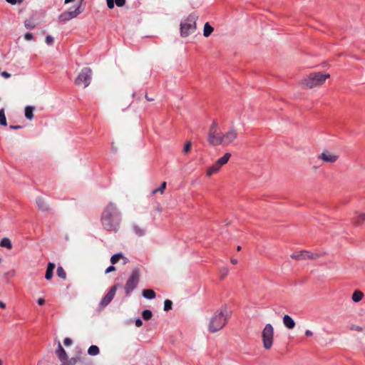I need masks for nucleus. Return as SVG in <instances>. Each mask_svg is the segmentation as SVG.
<instances>
[{"mask_svg": "<svg viewBox=\"0 0 365 365\" xmlns=\"http://www.w3.org/2000/svg\"><path fill=\"white\" fill-rule=\"evenodd\" d=\"M76 362L77 359L71 358L70 359L65 361L63 363H65L66 365H74Z\"/></svg>", "mask_w": 365, "mask_h": 365, "instance_id": "40", "label": "nucleus"}, {"mask_svg": "<svg viewBox=\"0 0 365 365\" xmlns=\"http://www.w3.org/2000/svg\"><path fill=\"white\" fill-rule=\"evenodd\" d=\"M222 136L218 130V125L216 121H213L208 132L207 140L212 145L216 146L222 144Z\"/></svg>", "mask_w": 365, "mask_h": 365, "instance_id": "6", "label": "nucleus"}, {"mask_svg": "<svg viewBox=\"0 0 365 365\" xmlns=\"http://www.w3.org/2000/svg\"><path fill=\"white\" fill-rule=\"evenodd\" d=\"M231 263L233 264H237V260L236 259H231Z\"/></svg>", "mask_w": 365, "mask_h": 365, "instance_id": "52", "label": "nucleus"}, {"mask_svg": "<svg viewBox=\"0 0 365 365\" xmlns=\"http://www.w3.org/2000/svg\"><path fill=\"white\" fill-rule=\"evenodd\" d=\"M237 137V131L235 128H232L227 132L222 134V140L223 145H229L232 143Z\"/></svg>", "mask_w": 365, "mask_h": 365, "instance_id": "10", "label": "nucleus"}, {"mask_svg": "<svg viewBox=\"0 0 365 365\" xmlns=\"http://www.w3.org/2000/svg\"><path fill=\"white\" fill-rule=\"evenodd\" d=\"M19 3H21L22 1V0H19Z\"/></svg>", "mask_w": 365, "mask_h": 365, "instance_id": "55", "label": "nucleus"}, {"mask_svg": "<svg viewBox=\"0 0 365 365\" xmlns=\"http://www.w3.org/2000/svg\"><path fill=\"white\" fill-rule=\"evenodd\" d=\"M123 258V256L121 253H118L113 255L110 258V262L113 264H116L120 259Z\"/></svg>", "mask_w": 365, "mask_h": 365, "instance_id": "33", "label": "nucleus"}, {"mask_svg": "<svg viewBox=\"0 0 365 365\" xmlns=\"http://www.w3.org/2000/svg\"><path fill=\"white\" fill-rule=\"evenodd\" d=\"M191 146H192L191 142L190 141L187 142L184 146L183 153L185 154H187L190 151Z\"/></svg>", "mask_w": 365, "mask_h": 365, "instance_id": "38", "label": "nucleus"}, {"mask_svg": "<svg viewBox=\"0 0 365 365\" xmlns=\"http://www.w3.org/2000/svg\"><path fill=\"white\" fill-rule=\"evenodd\" d=\"M101 220L106 230L116 232L119 230L121 216L113 203L110 202L105 207Z\"/></svg>", "mask_w": 365, "mask_h": 365, "instance_id": "1", "label": "nucleus"}, {"mask_svg": "<svg viewBox=\"0 0 365 365\" xmlns=\"http://www.w3.org/2000/svg\"><path fill=\"white\" fill-rule=\"evenodd\" d=\"M34 107L29 106H26L25 108V117L29 120H31L34 117Z\"/></svg>", "mask_w": 365, "mask_h": 365, "instance_id": "25", "label": "nucleus"}, {"mask_svg": "<svg viewBox=\"0 0 365 365\" xmlns=\"http://www.w3.org/2000/svg\"><path fill=\"white\" fill-rule=\"evenodd\" d=\"M118 287H119V284L113 285L110 289L109 292L106 294V295L103 298V299L101 300V302L100 303V305L102 308L106 307L112 301Z\"/></svg>", "mask_w": 365, "mask_h": 365, "instance_id": "11", "label": "nucleus"}, {"mask_svg": "<svg viewBox=\"0 0 365 365\" xmlns=\"http://www.w3.org/2000/svg\"><path fill=\"white\" fill-rule=\"evenodd\" d=\"M283 324L288 329H293L295 327V322L294 319L287 314H285L282 319Z\"/></svg>", "mask_w": 365, "mask_h": 365, "instance_id": "15", "label": "nucleus"}, {"mask_svg": "<svg viewBox=\"0 0 365 365\" xmlns=\"http://www.w3.org/2000/svg\"><path fill=\"white\" fill-rule=\"evenodd\" d=\"M58 18H59V20H60L61 21H63V22H65V21H69V20H71V19H73V17H71V16L70 13H68V11H64V12H63L62 14H61L59 15V17H58Z\"/></svg>", "mask_w": 365, "mask_h": 365, "instance_id": "28", "label": "nucleus"}, {"mask_svg": "<svg viewBox=\"0 0 365 365\" xmlns=\"http://www.w3.org/2000/svg\"><path fill=\"white\" fill-rule=\"evenodd\" d=\"M8 3L15 5L17 3V0H6Z\"/></svg>", "mask_w": 365, "mask_h": 365, "instance_id": "49", "label": "nucleus"}, {"mask_svg": "<svg viewBox=\"0 0 365 365\" xmlns=\"http://www.w3.org/2000/svg\"><path fill=\"white\" fill-rule=\"evenodd\" d=\"M0 124L2 125H6V118L4 109H0Z\"/></svg>", "mask_w": 365, "mask_h": 365, "instance_id": "35", "label": "nucleus"}, {"mask_svg": "<svg viewBox=\"0 0 365 365\" xmlns=\"http://www.w3.org/2000/svg\"><path fill=\"white\" fill-rule=\"evenodd\" d=\"M219 273L220 279H224L227 276L229 273V269L227 267H222L220 269Z\"/></svg>", "mask_w": 365, "mask_h": 365, "instance_id": "32", "label": "nucleus"}, {"mask_svg": "<svg viewBox=\"0 0 365 365\" xmlns=\"http://www.w3.org/2000/svg\"><path fill=\"white\" fill-rule=\"evenodd\" d=\"M24 38H25L26 40L30 41V40H32L34 38V36L31 33H26L24 35Z\"/></svg>", "mask_w": 365, "mask_h": 365, "instance_id": "42", "label": "nucleus"}, {"mask_svg": "<svg viewBox=\"0 0 365 365\" xmlns=\"http://www.w3.org/2000/svg\"><path fill=\"white\" fill-rule=\"evenodd\" d=\"M363 297L364 294L362 292L356 290L352 294L351 299L354 302H359L363 299Z\"/></svg>", "mask_w": 365, "mask_h": 365, "instance_id": "23", "label": "nucleus"}, {"mask_svg": "<svg viewBox=\"0 0 365 365\" xmlns=\"http://www.w3.org/2000/svg\"><path fill=\"white\" fill-rule=\"evenodd\" d=\"M173 302L170 299H165L164 302V310L169 311L172 309Z\"/></svg>", "mask_w": 365, "mask_h": 365, "instance_id": "37", "label": "nucleus"}, {"mask_svg": "<svg viewBox=\"0 0 365 365\" xmlns=\"http://www.w3.org/2000/svg\"><path fill=\"white\" fill-rule=\"evenodd\" d=\"M83 11V9L82 7L81 3L75 9L70 8L67 11L68 13H70L71 17L76 18L79 14H81Z\"/></svg>", "mask_w": 365, "mask_h": 365, "instance_id": "16", "label": "nucleus"}, {"mask_svg": "<svg viewBox=\"0 0 365 365\" xmlns=\"http://www.w3.org/2000/svg\"><path fill=\"white\" fill-rule=\"evenodd\" d=\"M21 128H22V126H21V125H10L11 129H20Z\"/></svg>", "mask_w": 365, "mask_h": 365, "instance_id": "50", "label": "nucleus"}, {"mask_svg": "<svg viewBox=\"0 0 365 365\" xmlns=\"http://www.w3.org/2000/svg\"><path fill=\"white\" fill-rule=\"evenodd\" d=\"M196 31V16L190 15L180 24V34L182 37H187Z\"/></svg>", "mask_w": 365, "mask_h": 365, "instance_id": "4", "label": "nucleus"}, {"mask_svg": "<svg viewBox=\"0 0 365 365\" xmlns=\"http://www.w3.org/2000/svg\"><path fill=\"white\" fill-rule=\"evenodd\" d=\"M364 222H365V212L359 214L358 217L353 219L355 225H359Z\"/></svg>", "mask_w": 365, "mask_h": 365, "instance_id": "27", "label": "nucleus"}, {"mask_svg": "<svg viewBox=\"0 0 365 365\" xmlns=\"http://www.w3.org/2000/svg\"><path fill=\"white\" fill-rule=\"evenodd\" d=\"M24 26L27 29H34L36 27L37 24L33 18H29L24 21Z\"/></svg>", "mask_w": 365, "mask_h": 365, "instance_id": "22", "label": "nucleus"}, {"mask_svg": "<svg viewBox=\"0 0 365 365\" xmlns=\"http://www.w3.org/2000/svg\"><path fill=\"white\" fill-rule=\"evenodd\" d=\"M142 317L145 320H150L153 317V313L149 309H145L142 312Z\"/></svg>", "mask_w": 365, "mask_h": 365, "instance_id": "34", "label": "nucleus"}, {"mask_svg": "<svg viewBox=\"0 0 365 365\" xmlns=\"http://www.w3.org/2000/svg\"><path fill=\"white\" fill-rule=\"evenodd\" d=\"M56 354L57 355L61 361L64 362L65 361L67 360V354L64 349L63 348V346H61L60 341L58 342V348L56 350Z\"/></svg>", "mask_w": 365, "mask_h": 365, "instance_id": "13", "label": "nucleus"}, {"mask_svg": "<svg viewBox=\"0 0 365 365\" xmlns=\"http://www.w3.org/2000/svg\"><path fill=\"white\" fill-rule=\"evenodd\" d=\"M115 270V267L114 266H110L106 269V274L110 273Z\"/></svg>", "mask_w": 365, "mask_h": 365, "instance_id": "43", "label": "nucleus"}, {"mask_svg": "<svg viewBox=\"0 0 365 365\" xmlns=\"http://www.w3.org/2000/svg\"><path fill=\"white\" fill-rule=\"evenodd\" d=\"M38 302V304L39 305H41H41H43V304H45V300H44L43 299H42V298H39V299H38V302Z\"/></svg>", "mask_w": 365, "mask_h": 365, "instance_id": "48", "label": "nucleus"}, {"mask_svg": "<svg viewBox=\"0 0 365 365\" xmlns=\"http://www.w3.org/2000/svg\"><path fill=\"white\" fill-rule=\"evenodd\" d=\"M135 326L140 327L143 325V322L140 319H137L135 322Z\"/></svg>", "mask_w": 365, "mask_h": 365, "instance_id": "44", "label": "nucleus"}, {"mask_svg": "<svg viewBox=\"0 0 365 365\" xmlns=\"http://www.w3.org/2000/svg\"><path fill=\"white\" fill-rule=\"evenodd\" d=\"M263 346L265 349H270L274 340V328L272 324H267L262 332Z\"/></svg>", "mask_w": 365, "mask_h": 365, "instance_id": "7", "label": "nucleus"}, {"mask_svg": "<svg viewBox=\"0 0 365 365\" xmlns=\"http://www.w3.org/2000/svg\"><path fill=\"white\" fill-rule=\"evenodd\" d=\"M62 365H66V364L65 363H63V364H62Z\"/></svg>", "mask_w": 365, "mask_h": 365, "instance_id": "56", "label": "nucleus"}, {"mask_svg": "<svg viewBox=\"0 0 365 365\" xmlns=\"http://www.w3.org/2000/svg\"><path fill=\"white\" fill-rule=\"evenodd\" d=\"M166 185H167V183L166 182H163L161 183V185L160 186V187L157 188V189H155L153 190L152 192H151V194L152 195H155L157 192H160L161 194H163L164 192V190H165L166 188Z\"/></svg>", "mask_w": 365, "mask_h": 365, "instance_id": "31", "label": "nucleus"}, {"mask_svg": "<svg viewBox=\"0 0 365 365\" xmlns=\"http://www.w3.org/2000/svg\"><path fill=\"white\" fill-rule=\"evenodd\" d=\"M237 251H240V250H241V246H240V245H239V246H237Z\"/></svg>", "mask_w": 365, "mask_h": 365, "instance_id": "54", "label": "nucleus"}, {"mask_svg": "<svg viewBox=\"0 0 365 365\" xmlns=\"http://www.w3.org/2000/svg\"><path fill=\"white\" fill-rule=\"evenodd\" d=\"M329 77L330 76L328 73H322L320 72L312 73L302 81L301 85L304 88L321 86Z\"/></svg>", "mask_w": 365, "mask_h": 365, "instance_id": "3", "label": "nucleus"}, {"mask_svg": "<svg viewBox=\"0 0 365 365\" xmlns=\"http://www.w3.org/2000/svg\"><path fill=\"white\" fill-rule=\"evenodd\" d=\"M145 98L148 101H153L154 99L150 98V97H148L147 95H145Z\"/></svg>", "mask_w": 365, "mask_h": 365, "instance_id": "53", "label": "nucleus"}, {"mask_svg": "<svg viewBox=\"0 0 365 365\" xmlns=\"http://www.w3.org/2000/svg\"><path fill=\"white\" fill-rule=\"evenodd\" d=\"M131 230L136 236L140 237L144 236L145 234V229L137 223L132 224Z\"/></svg>", "mask_w": 365, "mask_h": 365, "instance_id": "14", "label": "nucleus"}, {"mask_svg": "<svg viewBox=\"0 0 365 365\" xmlns=\"http://www.w3.org/2000/svg\"><path fill=\"white\" fill-rule=\"evenodd\" d=\"M0 246L6 247L9 250H11L12 248L11 242L9 238L2 239L0 242Z\"/></svg>", "mask_w": 365, "mask_h": 365, "instance_id": "29", "label": "nucleus"}, {"mask_svg": "<svg viewBox=\"0 0 365 365\" xmlns=\"http://www.w3.org/2000/svg\"><path fill=\"white\" fill-rule=\"evenodd\" d=\"M63 344L65 346H70L72 344V340L70 338L66 337L63 340Z\"/></svg>", "mask_w": 365, "mask_h": 365, "instance_id": "41", "label": "nucleus"}, {"mask_svg": "<svg viewBox=\"0 0 365 365\" xmlns=\"http://www.w3.org/2000/svg\"><path fill=\"white\" fill-rule=\"evenodd\" d=\"M54 268H55V264L53 263L49 262L48 264L46 272V275H45V278L47 280H50L52 278Z\"/></svg>", "mask_w": 365, "mask_h": 365, "instance_id": "20", "label": "nucleus"}, {"mask_svg": "<svg viewBox=\"0 0 365 365\" xmlns=\"http://www.w3.org/2000/svg\"><path fill=\"white\" fill-rule=\"evenodd\" d=\"M36 205L41 211L46 212L48 210V207L43 197H39L36 199Z\"/></svg>", "mask_w": 365, "mask_h": 365, "instance_id": "18", "label": "nucleus"}, {"mask_svg": "<svg viewBox=\"0 0 365 365\" xmlns=\"http://www.w3.org/2000/svg\"><path fill=\"white\" fill-rule=\"evenodd\" d=\"M230 318V314L226 306L221 307L210 318L208 329L215 333L222 329L227 324Z\"/></svg>", "mask_w": 365, "mask_h": 365, "instance_id": "2", "label": "nucleus"}, {"mask_svg": "<svg viewBox=\"0 0 365 365\" xmlns=\"http://www.w3.org/2000/svg\"><path fill=\"white\" fill-rule=\"evenodd\" d=\"M305 335L307 336H313V332L311 330L307 329L305 331Z\"/></svg>", "mask_w": 365, "mask_h": 365, "instance_id": "47", "label": "nucleus"}, {"mask_svg": "<svg viewBox=\"0 0 365 365\" xmlns=\"http://www.w3.org/2000/svg\"><path fill=\"white\" fill-rule=\"evenodd\" d=\"M140 269L138 267L133 269L124 287L125 292L127 294H129L137 287L140 281Z\"/></svg>", "mask_w": 365, "mask_h": 365, "instance_id": "5", "label": "nucleus"}, {"mask_svg": "<svg viewBox=\"0 0 365 365\" xmlns=\"http://www.w3.org/2000/svg\"><path fill=\"white\" fill-rule=\"evenodd\" d=\"M92 78V70L90 68H83L77 78L75 80V83L78 86L83 85L84 88L87 87L91 81Z\"/></svg>", "mask_w": 365, "mask_h": 365, "instance_id": "8", "label": "nucleus"}, {"mask_svg": "<svg viewBox=\"0 0 365 365\" xmlns=\"http://www.w3.org/2000/svg\"><path fill=\"white\" fill-rule=\"evenodd\" d=\"M99 348L96 345H91L88 350V353L91 356H96L99 354Z\"/></svg>", "mask_w": 365, "mask_h": 365, "instance_id": "30", "label": "nucleus"}, {"mask_svg": "<svg viewBox=\"0 0 365 365\" xmlns=\"http://www.w3.org/2000/svg\"><path fill=\"white\" fill-rule=\"evenodd\" d=\"M351 329L356 330L357 331H362V328L359 326H353Z\"/></svg>", "mask_w": 365, "mask_h": 365, "instance_id": "45", "label": "nucleus"}, {"mask_svg": "<svg viewBox=\"0 0 365 365\" xmlns=\"http://www.w3.org/2000/svg\"><path fill=\"white\" fill-rule=\"evenodd\" d=\"M107 6L109 9H113L115 4L117 6H123L125 4V0H106Z\"/></svg>", "mask_w": 365, "mask_h": 365, "instance_id": "17", "label": "nucleus"}, {"mask_svg": "<svg viewBox=\"0 0 365 365\" xmlns=\"http://www.w3.org/2000/svg\"><path fill=\"white\" fill-rule=\"evenodd\" d=\"M45 41L48 45H52L54 42V39L51 36L48 35L45 38Z\"/></svg>", "mask_w": 365, "mask_h": 365, "instance_id": "39", "label": "nucleus"}, {"mask_svg": "<svg viewBox=\"0 0 365 365\" xmlns=\"http://www.w3.org/2000/svg\"><path fill=\"white\" fill-rule=\"evenodd\" d=\"M213 28L210 25L208 22L205 23L204 26L203 35L205 37H208L213 31Z\"/></svg>", "mask_w": 365, "mask_h": 365, "instance_id": "26", "label": "nucleus"}, {"mask_svg": "<svg viewBox=\"0 0 365 365\" xmlns=\"http://www.w3.org/2000/svg\"><path fill=\"white\" fill-rule=\"evenodd\" d=\"M1 76H4V78H9L11 76V74L9 73L8 72L6 71H4L1 73Z\"/></svg>", "mask_w": 365, "mask_h": 365, "instance_id": "46", "label": "nucleus"}, {"mask_svg": "<svg viewBox=\"0 0 365 365\" xmlns=\"http://www.w3.org/2000/svg\"><path fill=\"white\" fill-rule=\"evenodd\" d=\"M143 296L148 299H152L155 297V292L153 289H143Z\"/></svg>", "mask_w": 365, "mask_h": 365, "instance_id": "24", "label": "nucleus"}, {"mask_svg": "<svg viewBox=\"0 0 365 365\" xmlns=\"http://www.w3.org/2000/svg\"><path fill=\"white\" fill-rule=\"evenodd\" d=\"M291 257L296 260L315 259L319 257V255L307 250H301L292 253Z\"/></svg>", "mask_w": 365, "mask_h": 365, "instance_id": "9", "label": "nucleus"}, {"mask_svg": "<svg viewBox=\"0 0 365 365\" xmlns=\"http://www.w3.org/2000/svg\"><path fill=\"white\" fill-rule=\"evenodd\" d=\"M318 159L325 163H334L339 159V155L329 150H324L318 156Z\"/></svg>", "mask_w": 365, "mask_h": 365, "instance_id": "12", "label": "nucleus"}, {"mask_svg": "<svg viewBox=\"0 0 365 365\" xmlns=\"http://www.w3.org/2000/svg\"><path fill=\"white\" fill-rule=\"evenodd\" d=\"M6 307L5 304L3 302L0 301V308L4 309Z\"/></svg>", "mask_w": 365, "mask_h": 365, "instance_id": "51", "label": "nucleus"}, {"mask_svg": "<svg viewBox=\"0 0 365 365\" xmlns=\"http://www.w3.org/2000/svg\"><path fill=\"white\" fill-rule=\"evenodd\" d=\"M230 157L231 154L230 153H226L222 157L216 161V163L218 164L220 167H222L228 162Z\"/></svg>", "mask_w": 365, "mask_h": 365, "instance_id": "21", "label": "nucleus"}, {"mask_svg": "<svg viewBox=\"0 0 365 365\" xmlns=\"http://www.w3.org/2000/svg\"><path fill=\"white\" fill-rule=\"evenodd\" d=\"M220 168L221 167H220V165L215 163L214 165L210 166L207 169V173H206L208 177H210L212 175L217 173L220 170Z\"/></svg>", "mask_w": 365, "mask_h": 365, "instance_id": "19", "label": "nucleus"}, {"mask_svg": "<svg viewBox=\"0 0 365 365\" xmlns=\"http://www.w3.org/2000/svg\"><path fill=\"white\" fill-rule=\"evenodd\" d=\"M57 275L61 278L65 279L66 278V273L62 267H58L57 268Z\"/></svg>", "mask_w": 365, "mask_h": 365, "instance_id": "36", "label": "nucleus"}]
</instances>
